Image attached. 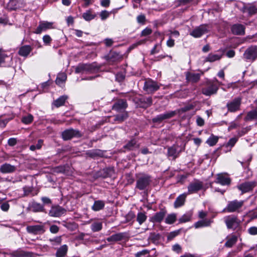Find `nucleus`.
Here are the masks:
<instances>
[{"mask_svg": "<svg viewBox=\"0 0 257 257\" xmlns=\"http://www.w3.org/2000/svg\"><path fill=\"white\" fill-rule=\"evenodd\" d=\"M184 150V147H181L177 144H174L168 148L167 155L168 157L173 160H175L178 158L181 152Z\"/></svg>", "mask_w": 257, "mask_h": 257, "instance_id": "obj_5", "label": "nucleus"}, {"mask_svg": "<svg viewBox=\"0 0 257 257\" xmlns=\"http://www.w3.org/2000/svg\"><path fill=\"white\" fill-rule=\"evenodd\" d=\"M121 58L120 55L116 52H112L107 57V60L109 64H112L113 62L119 61Z\"/></svg>", "mask_w": 257, "mask_h": 257, "instance_id": "obj_27", "label": "nucleus"}, {"mask_svg": "<svg viewBox=\"0 0 257 257\" xmlns=\"http://www.w3.org/2000/svg\"><path fill=\"white\" fill-rule=\"evenodd\" d=\"M66 79L67 76L65 73H60L58 74L56 79V83L57 85L61 86L64 84L65 81L66 80Z\"/></svg>", "mask_w": 257, "mask_h": 257, "instance_id": "obj_37", "label": "nucleus"}, {"mask_svg": "<svg viewBox=\"0 0 257 257\" xmlns=\"http://www.w3.org/2000/svg\"><path fill=\"white\" fill-rule=\"evenodd\" d=\"M24 190V194L25 196L28 195L30 193H31L32 191V189L30 187L25 186L23 188Z\"/></svg>", "mask_w": 257, "mask_h": 257, "instance_id": "obj_60", "label": "nucleus"}, {"mask_svg": "<svg viewBox=\"0 0 257 257\" xmlns=\"http://www.w3.org/2000/svg\"><path fill=\"white\" fill-rule=\"evenodd\" d=\"M166 214V211L161 210L152 216L150 218V221L153 223H160L164 219Z\"/></svg>", "mask_w": 257, "mask_h": 257, "instance_id": "obj_16", "label": "nucleus"}, {"mask_svg": "<svg viewBox=\"0 0 257 257\" xmlns=\"http://www.w3.org/2000/svg\"><path fill=\"white\" fill-rule=\"evenodd\" d=\"M144 88L149 93L158 90L159 86L156 82L149 80L145 82Z\"/></svg>", "mask_w": 257, "mask_h": 257, "instance_id": "obj_14", "label": "nucleus"}, {"mask_svg": "<svg viewBox=\"0 0 257 257\" xmlns=\"http://www.w3.org/2000/svg\"><path fill=\"white\" fill-rule=\"evenodd\" d=\"M32 50V49L30 46L25 45L20 48L19 54L22 56L26 57L30 54Z\"/></svg>", "mask_w": 257, "mask_h": 257, "instance_id": "obj_30", "label": "nucleus"}, {"mask_svg": "<svg viewBox=\"0 0 257 257\" xmlns=\"http://www.w3.org/2000/svg\"><path fill=\"white\" fill-rule=\"evenodd\" d=\"M105 206V202L103 200H96L94 201L93 205L91 207V209L94 211H98L104 208Z\"/></svg>", "mask_w": 257, "mask_h": 257, "instance_id": "obj_29", "label": "nucleus"}, {"mask_svg": "<svg viewBox=\"0 0 257 257\" xmlns=\"http://www.w3.org/2000/svg\"><path fill=\"white\" fill-rule=\"evenodd\" d=\"M52 25L53 23L51 22H41L35 33L38 34H41L43 31L52 28Z\"/></svg>", "mask_w": 257, "mask_h": 257, "instance_id": "obj_17", "label": "nucleus"}, {"mask_svg": "<svg viewBox=\"0 0 257 257\" xmlns=\"http://www.w3.org/2000/svg\"><path fill=\"white\" fill-rule=\"evenodd\" d=\"M243 12L247 13L249 15H252L257 13V8L252 5L245 6L243 8Z\"/></svg>", "mask_w": 257, "mask_h": 257, "instance_id": "obj_35", "label": "nucleus"}, {"mask_svg": "<svg viewBox=\"0 0 257 257\" xmlns=\"http://www.w3.org/2000/svg\"><path fill=\"white\" fill-rule=\"evenodd\" d=\"M62 136L63 139L66 141L73 138H80L82 135L79 131L71 128L64 131L62 134Z\"/></svg>", "mask_w": 257, "mask_h": 257, "instance_id": "obj_7", "label": "nucleus"}, {"mask_svg": "<svg viewBox=\"0 0 257 257\" xmlns=\"http://www.w3.org/2000/svg\"><path fill=\"white\" fill-rule=\"evenodd\" d=\"M209 31V27L207 25H201L195 28L190 33L194 38H200Z\"/></svg>", "mask_w": 257, "mask_h": 257, "instance_id": "obj_6", "label": "nucleus"}, {"mask_svg": "<svg viewBox=\"0 0 257 257\" xmlns=\"http://www.w3.org/2000/svg\"><path fill=\"white\" fill-rule=\"evenodd\" d=\"M128 117L127 113L126 112L123 113L121 114H118L115 116L114 120L121 122L126 119Z\"/></svg>", "mask_w": 257, "mask_h": 257, "instance_id": "obj_47", "label": "nucleus"}, {"mask_svg": "<svg viewBox=\"0 0 257 257\" xmlns=\"http://www.w3.org/2000/svg\"><path fill=\"white\" fill-rule=\"evenodd\" d=\"M187 193H183L180 195L174 202V205L175 208H178L184 205Z\"/></svg>", "mask_w": 257, "mask_h": 257, "instance_id": "obj_24", "label": "nucleus"}, {"mask_svg": "<svg viewBox=\"0 0 257 257\" xmlns=\"http://www.w3.org/2000/svg\"><path fill=\"white\" fill-rule=\"evenodd\" d=\"M243 57L246 60L254 61L257 58V47L252 46L248 48L243 54Z\"/></svg>", "mask_w": 257, "mask_h": 257, "instance_id": "obj_8", "label": "nucleus"}, {"mask_svg": "<svg viewBox=\"0 0 257 257\" xmlns=\"http://www.w3.org/2000/svg\"><path fill=\"white\" fill-rule=\"evenodd\" d=\"M28 232L34 234H41L45 232L44 225H29L26 228Z\"/></svg>", "mask_w": 257, "mask_h": 257, "instance_id": "obj_10", "label": "nucleus"}, {"mask_svg": "<svg viewBox=\"0 0 257 257\" xmlns=\"http://www.w3.org/2000/svg\"><path fill=\"white\" fill-rule=\"evenodd\" d=\"M176 219V215L175 213L169 214L165 219V223L171 224L173 223Z\"/></svg>", "mask_w": 257, "mask_h": 257, "instance_id": "obj_43", "label": "nucleus"}, {"mask_svg": "<svg viewBox=\"0 0 257 257\" xmlns=\"http://www.w3.org/2000/svg\"><path fill=\"white\" fill-rule=\"evenodd\" d=\"M11 255L16 257H33V254L31 252L25 251L19 248L11 252Z\"/></svg>", "mask_w": 257, "mask_h": 257, "instance_id": "obj_20", "label": "nucleus"}, {"mask_svg": "<svg viewBox=\"0 0 257 257\" xmlns=\"http://www.w3.org/2000/svg\"><path fill=\"white\" fill-rule=\"evenodd\" d=\"M237 241V237L235 235L232 236L229 238L225 243V246L230 247L234 245Z\"/></svg>", "mask_w": 257, "mask_h": 257, "instance_id": "obj_44", "label": "nucleus"}, {"mask_svg": "<svg viewBox=\"0 0 257 257\" xmlns=\"http://www.w3.org/2000/svg\"><path fill=\"white\" fill-rule=\"evenodd\" d=\"M135 218V213L132 212L130 211L129 212L127 215L125 216V219L126 222H130L133 220Z\"/></svg>", "mask_w": 257, "mask_h": 257, "instance_id": "obj_51", "label": "nucleus"}, {"mask_svg": "<svg viewBox=\"0 0 257 257\" xmlns=\"http://www.w3.org/2000/svg\"><path fill=\"white\" fill-rule=\"evenodd\" d=\"M216 180V182L222 185H228L230 184L231 182L229 178L226 177L222 174H218Z\"/></svg>", "mask_w": 257, "mask_h": 257, "instance_id": "obj_25", "label": "nucleus"}, {"mask_svg": "<svg viewBox=\"0 0 257 257\" xmlns=\"http://www.w3.org/2000/svg\"><path fill=\"white\" fill-rule=\"evenodd\" d=\"M196 123L198 126H202L204 124V120L200 116H197L196 118Z\"/></svg>", "mask_w": 257, "mask_h": 257, "instance_id": "obj_61", "label": "nucleus"}, {"mask_svg": "<svg viewBox=\"0 0 257 257\" xmlns=\"http://www.w3.org/2000/svg\"><path fill=\"white\" fill-rule=\"evenodd\" d=\"M49 241L52 245H58L61 243L62 237L61 236H56L52 238H50Z\"/></svg>", "mask_w": 257, "mask_h": 257, "instance_id": "obj_42", "label": "nucleus"}, {"mask_svg": "<svg viewBox=\"0 0 257 257\" xmlns=\"http://www.w3.org/2000/svg\"><path fill=\"white\" fill-rule=\"evenodd\" d=\"M213 220L211 219L201 220L196 222L194 224V226L196 228L207 227L210 226Z\"/></svg>", "mask_w": 257, "mask_h": 257, "instance_id": "obj_28", "label": "nucleus"}, {"mask_svg": "<svg viewBox=\"0 0 257 257\" xmlns=\"http://www.w3.org/2000/svg\"><path fill=\"white\" fill-rule=\"evenodd\" d=\"M173 250L177 252L180 253L181 251V247L178 244H176L174 245L172 247Z\"/></svg>", "mask_w": 257, "mask_h": 257, "instance_id": "obj_64", "label": "nucleus"}, {"mask_svg": "<svg viewBox=\"0 0 257 257\" xmlns=\"http://www.w3.org/2000/svg\"><path fill=\"white\" fill-rule=\"evenodd\" d=\"M59 230V227L56 225H52L50 227V231L53 234L57 233Z\"/></svg>", "mask_w": 257, "mask_h": 257, "instance_id": "obj_55", "label": "nucleus"}, {"mask_svg": "<svg viewBox=\"0 0 257 257\" xmlns=\"http://www.w3.org/2000/svg\"><path fill=\"white\" fill-rule=\"evenodd\" d=\"M33 120V116L32 114H29L27 116H23L22 119V122L26 124H29Z\"/></svg>", "mask_w": 257, "mask_h": 257, "instance_id": "obj_48", "label": "nucleus"}, {"mask_svg": "<svg viewBox=\"0 0 257 257\" xmlns=\"http://www.w3.org/2000/svg\"><path fill=\"white\" fill-rule=\"evenodd\" d=\"M231 31L234 35H243L245 33V27L241 24H234L231 27Z\"/></svg>", "mask_w": 257, "mask_h": 257, "instance_id": "obj_19", "label": "nucleus"}, {"mask_svg": "<svg viewBox=\"0 0 257 257\" xmlns=\"http://www.w3.org/2000/svg\"><path fill=\"white\" fill-rule=\"evenodd\" d=\"M248 232L250 235H255L257 234V227L252 226L248 229Z\"/></svg>", "mask_w": 257, "mask_h": 257, "instance_id": "obj_54", "label": "nucleus"}, {"mask_svg": "<svg viewBox=\"0 0 257 257\" xmlns=\"http://www.w3.org/2000/svg\"><path fill=\"white\" fill-rule=\"evenodd\" d=\"M109 13L106 11H103L100 13V16L101 20H104L109 16Z\"/></svg>", "mask_w": 257, "mask_h": 257, "instance_id": "obj_63", "label": "nucleus"}, {"mask_svg": "<svg viewBox=\"0 0 257 257\" xmlns=\"http://www.w3.org/2000/svg\"><path fill=\"white\" fill-rule=\"evenodd\" d=\"M237 138L235 137L231 138L224 146V147L226 148V151H230L237 142Z\"/></svg>", "mask_w": 257, "mask_h": 257, "instance_id": "obj_38", "label": "nucleus"}, {"mask_svg": "<svg viewBox=\"0 0 257 257\" xmlns=\"http://www.w3.org/2000/svg\"><path fill=\"white\" fill-rule=\"evenodd\" d=\"M82 17L86 21H90L94 18L95 16L92 15L90 11H88L83 14Z\"/></svg>", "mask_w": 257, "mask_h": 257, "instance_id": "obj_49", "label": "nucleus"}, {"mask_svg": "<svg viewBox=\"0 0 257 257\" xmlns=\"http://www.w3.org/2000/svg\"><path fill=\"white\" fill-rule=\"evenodd\" d=\"M240 99H235L227 104L228 109L230 112H235L239 109L240 105Z\"/></svg>", "mask_w": 257, "mask_h": 257, "instance_id": "obj_18", "label": "nucleus"}, {"mask_svg": "<svg viewBox=\"0 0 257 257\" xmlns=\"http://www.w3.org/2000/svg\"><path fill=\"white\" fill-rule=\"evenodd\" d=\"M223 219L228 229L235 230L240 227L241 221L234 215L226 216Z\"/></svg>", "mask_w": 257, "mask_h": 257, "instance_id": "obj_2", "label": "nucleus"}, {"mask_svg": "<svg viewBox=\"0 0 257 257\" xmlns=\"http://www.w3.org/2000/svg\"><path fill=\"white\" fill-rule=\"evenodd\" d=\"M257 119V110L253 109L247 113L246 116L244 118L245 121H252Z\"/></svg>", "mask_w": 257, "mask_h": 257, "instance_id": "obj_32", "label": "nucleus"}, {"mask_svg": "<svg viewBox=\"0 0 257 257\" xmlns=\"http://www.w3.org/2000/svg\"><path fill=\"white\" fill-rule=\"evenodd\" d=\"M65 98L66 97H58L53 102V104L57 107H60L64 105L66 100Z\"/></svg>", "mask_w": 257, "mask_h": 257, "instance_id": "obj_46", "label": "nucleus"}, {"mask_svg": "<svg viewBox=\"0 0 257 257\" xmlns=\"http://www.w3.org/2000/svg\"><path fill=\"white\" fill-rule=\"evenodd\" d=\"M102 227V224L100 222H95L91 225V229L93 232L100 231Z\"/></svg>", "mask_w": 257, "mask_h": 257, "instance_id": "obj_40", "label": "nucleus"}, {"mask_svg": "<svg viewBox=\"0 0 257 257\" xmlns=\"http://www.w3.org/2000/svg\"><path fill=\"white\" fill-rule=\"evenodd\" d=\"M218 138L216 136H211L206 141V143L210 146H214L218 142Z\"/></svg>", "mask_w": 257, "mask_h": 257, "instance_id": "obj_45", "label": "nucleus"}, {"mask_svg": "<svg viewBox=\"0 0 257 257\" xmlns=\"http://www.w3.org/2000/svg\"><path fill=\"white\" fill-rule=\"evenodd\" d=\"M256 185L255 181L246 182L238 186L237 188L243 193L252 190Z\"/></svg>", "mask_w": 257, "mask_h": 257, "instance_id": "obj_12", "label": "nucleus"}, {"mask_svg": "<svg viewBox=\"0 0 257 257\" xmlns=\"http://www.w3.org/2000/svg\"><path fill=\"white\" fill-rule=\"evenodd\" d=\"M151 182L150 176L145 174H139L137 176L136 188L140 190H145L149 187Z\"/></svg>", "mask_w": 257, "mask_h": 257, "instance_id": "obj_1", "label": "nucleus"}, {"mask_svg": "<svg viewBox=\"0 0 257 257\" xmlns=\"http://www.w3.org/2000/svg\"><path fill=\"white\" fill-rule=\"evenodd\" d=\"M124 78L125 76L122 73H118L115 76V79L118 82L122 81L124 79Z\"/></svg>", "mask_w": 257, "mask_h": 257, "instance_id": "obj_56", "label": "nucleus"}, {"mask_svg": "<svg viewBox=\"0 0 257 257\" xmlns=\"http://www.w3.org/2000/svg\"><path fill=\"white\" fill-rule=\"evenodd\" d=\"M244 201L243 200L238 201L234 200L229 201L226 207L223 209V211L227 212H238L239 210L243 206Z\"/></svg>", "mask_w": 257, "mask_h": 257, "instance_id": "obj_3", "label": "nucleus"}, {"mask_svg": "<svg viewBox=\"0 0 257 257\" xmlns=\"http://www.w3.org/2000/svg\"><path fill=\"white\" fill-rule=\"evenodd\" d=\"M150 251L147 249H144L142 251H139L135 254V257H141L142 256L146 255L149 254Z\"/></svg>", "mask_w": 257, "mask_h": 257, "instance_id": "obj_53", "label": "nucleus"}, {"mask_svg": "<svg viewBox=\"0 0 257 257\" xmlns=\"http://www.w3.org/2000/svg\"><path fill=\"white\" fill-rule=\"evenodd\" d=\"M126 236L125 232H119L112 234L110 236L106 238V240L108 242H115L120 241L124 239Z\"/></svg>", "mask_w": 257, "mask_h": 257, "instance_id": "obj_21", "label": "nucleus"}, {"mask_svg": "<svg viewBox=\"0 0 257 257\" xmlns=\"http://www.w3.org/2000/svg\"><path fill=\"white\" fill-rule=\"evenodd\" d=\"M222 57V55L210 53L205 59V62H213L219 60Z\"/></svg>", "mask_w": 257, "mask_h": 257, "instance_id": "obj_36", "label": "nucleus"}, {"mask_svg": "<svg viewBox=\"0 0 257 257\" xmlns=\"http://www.w3.org/2000/svg\"><path fill=\"white\" fill-rule=\"evenodd\" d=\"M66 210L59 205H53L49 212V216L59 217L65 214Z\"/></svg>", "mask_w": 257, "mask_h": 257, "instance_id": "obj_9", "label": "nucleus"}, {"mask_svg": "<svg viewBox=\"0 0 257 257\" xmlns=\"http://www.w3.org/2000/svg\"><path fill=\"white\" fill-rule=\"evenodd\" d=\"M30 208L34 212H45V209L43 205L36 202H32Z\"/></svg>", "mask_w": 257, "mask_h": 257, "instance_id": "obj_26", "label": "nucleus"}, {"mask_svg": "<svg viewBox=\"0 0 257 257\" xmlns=\"http://www.w3.org/2000/svg\"><path fill=\"white\" fill-rule=\"evenodd\" d=\"M152 30L151 29L149 28H146L142 32L141 35L142 36H147L148 35H150L152 33Z\"/></svg>", "mask_w": 257, "mask_h": 257, "instance_id": "obj_58", "label": "nucleus"}, {"mask_svg": "<svg viewBox=\"0 0 257 257\" xmlns=\"http://www.w3.org/2000/svg\"><path fill=\"white\" fill-rule=\"evenodd\" d=\"M42 143H43V141L42 140H39L38 141V143L36 145H31L30 147V150H31L32 151H34L37 149V150L40 149L42 147Z\"/></svg>", "mask_w": 257, "mask_h": 257, "instance_id": "obj_50", "label": "nucleus"}, {"mask_svg": "<svg viewBox=\"0 0 257 257\" xmlns=\"http://www.w3.org/2000/svg\"><path fill=\"white\" fill-rule=\"evenodd\" d=\"M161 47V45L159 44L155 45L153 49L151 51V54L154 55L157 53H158L160 51L159 48H160Z\"/></svg>", "mask_w": 257, "mask_h": 257, "instance_id": "obj_57", "label": "nucleus"}, {"mask_svg": "<svg viewBox=\"0 0 257 257\" xmlns=\"http://www.w3.org/2000/svg\"><path fill=\"white\" fill-rule=\"evenodd\" d=\"M139 147V145L137 143L135 139L131 140L124 146V148L130 151L133 150Z\"/></svg>", "mask_w": 257, "mask_h": 257, "instance_id": "obj_33", "label": "nucleus"}, {"mask_svg": "<svg viewBox=\"0 0 257 257\" xmlns=\"http://www.w3.org/2000/svg\"><path fill=\"white\" fill-rule=\"evenodd\" d=\"M16 170V166L8 163L4 164L0 167V171L2 173H12L14 172Z\"/></svg>", "mask_w": 257, "mask_h": 257, "instance_id": "obj_22", "label": "nucleus"}, {"mask_svg": "<svg viewBox=\"0 0 257 257\" xmlns=\"http://www.w3.org/2000/svg\"><path fill=\"white\" fill-rule=\"evenodd\" d=\"M147 219V216L144 212H139L137 214V221L141 225Z\"/></svg>", "mask_w": 257, "mask_h": 257, "instance_id": "obj_41", "label": "nucleus"}, {"mask_svg": "<svg viewBox=\"0 0 257 257\" xmlns=\"http://www.w3.org/2000/svg\"><path fill=\"white\" fill-rule=\"evenodd\" d=\"M176 114L175 111H171L169 112H165L163 114H160L157 115L153 118V122H161L165 119H167L172 117Z\"/></svg>", "mask_w": 257, "mask_h": 257, "instance_id": "obj_13", "label": "nucleus"}, {"mask_svg": "<svg viewBox=\"0 0 257 257\" xmlns=\"http://www.w3.org/2000/svg\"><path fill=\"white\" fill-rule=\"evenodd\" d=\"M91 69V66L90 64H81L78 65L75 69V72L77 73H81L84 71H89Z\"/></svg>", "mask_w": 257, "mask_h": 257, "instance_id": "obj_34", "label": "nucleus"}, {"mask_svg": "<svg viewBox=\"0 0 257 257\" xmlns=\"http://www.w3.org/2000/svg\"><path fill=\"white\" fill-rule=\"evenodd\" d=\"M68 251V246L66 244L61 246L57 250L55 255L56 257H64Z\"/></svg>", "mask_w": 257, "mask_h": 257, "instance_id": "obj_31", "label": "nucleus"}, {"mask_svg": "<svg viewBox=\"0 0 257 257\" xmlns=\"http://www.w3.org/2000/svg\"><path fill=\"white\" fill-rule=\"evenodd\" d=\"M218 89L216 84L211 82H208L205 87L202 89V93L205 95H211L214 94Z\"/></svg>", "mask_w": 257, "mask_h": 257, "instance_id": "obj_11", "label": "nucleus"}, {"mask_svg": "<svg viewBox=\"0 0 257 257\" xmlns=\"http://www.w3.org/2000/svg\"><path fill=\"white\" fill-rule=\"evenodd\" d=\"M99 150H93L87 153V155L90 157L93 158L100 155Z\"/></svg>", "mask_w": 257, "mask_h": 257, "instance_id": "obj_52", "label": "nucleus"}, {"mask_svg": "<svg viewBox=\"0 0 257 257\" xmlns=\"http://www.w3.org/2000/svg\"><path fill=\"white\" fill-rule=\"evenodd\" d=\"M188 194L197 193L198 191L204 189V183L198 179H194L188 186Z\"/></svg>", "mask_w": 257, "mask_h": 257, "instance_id": "obj_4", "label": "nucleus"}, {"mask_svg": "<svg viewBox=\"0 0 257 257\" xmlns=\"http://www.w3.org/2000/svg\"><path fill=\"white\" fill-rule=\"evenodd\" d=\"M192 213L191 212H188L184 214L179 218V222L185 223L189 221L192 217Z\"/></svg>", "mask_w": 257, "mask_h": 257, "instance_id": "obj_39", "label": "nucleus"}, {"mask_svg": "<svg viewBox=\"0 0 257 257\" xmlns=\"http://www.w3.org/2000/svg\"><path fill=\"white\" fill-rule=\"evenodd\" d=\"M186 79L188 82L195 83L198 82L200 78V74L199 73H194L191 72H186L185 73Z\"/></svg>", "mask_w": 257, "mask_h": 257, "instance_id": "obj_15", "label": "nucleus"}, {"mask_svg": "<svg viewBox=\"0 0 257 257\" xmlns=\"http://www.w3.org/2000/svg\"><path fill=\"white\" fill-rule=\"evenodd\" d=\"M10 208V205L8 202H4L1 206V209L4 211H7Z\"/></svg>", "mask_w": 257, "mask_h": 257, "instance_id": "obj_62", "label": "nucleus"}, {"mask_svg": "<svg viewBox=\"0 0 257 257\" xmlns=\"http://www.w3.org/2000/svg\"><path fill=\"white\" fill-rule=\"evenodd\" d=\"M127 105L126 101L124 99H120L116 102L112 106V109L119 111L125 109Z\"/></svg>", "mask_w": 257, "mask_h": 257, "instance_id": "obj_23", "label": "nucleus"}, {"mask_svg": "<svg viewBox=\"0 0 257 257\" xmlns=\"http://www.w3.org/2000/svg\"><path fill=\"white\" fill-rule=\"evenodd\" d=\"M17 143V140L16 138H11L8 141V144L10 146H14Z\"/></svg>", "mask_w": 257, "mask_h": 257, "instance_id": "obj_59", "label": "nucleus"}]
</instances>
